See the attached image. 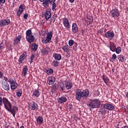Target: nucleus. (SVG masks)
Returning <instances> with one entry per match:
<instances>
[{"label":"nucleus","mask_w":128,"mask_h":128,"mask_svg":"<svg viewBox=\"0 0 128 128\" xmlns=\"http://www.w3.org/2000/svg\"><path fill=\"white\" fill-rule=\"evenodd\" d=\"M100 104V100L98 99L94 98L88 104L90 108H98Z\"/></svg>","instance_id":"1"},{"label":"nucleus","mask_w":128,"mask_h":128,"mask_svg":"<svg viewBox=\"0 0 128 128\" xmlns=\"http://www.w3.org/2000/svg\"><path fill=\"white\" fill-rule=\"evenodd\" d=\"M26 40L27 42H29L30 44L32 42H34L36 38L34 35H32V30L29 29L26 31Z\"/></svg>","instance_id":"2"},{"label":"nucleus","mask_w":128,"mask_h":128,"mask_svg":"<svg viewBox=\"0 0 128 128\" xmlns=\"http://www.w3.org/2000/svg\"><path fill=\"white\" fill-rule=\"evenodd\" d=\"M56 0H46L45 2H44V4H46V8H48V4H52V10L53 12L54 10H56Z\"/></svg>","instance_id":"3"},{"label":"nucleus","mask_w":128,"mask_h":128,"mask_svg":"<svg viewBox=\"0 0 128 128\" xmlns=\"http://www.w3.org/2000/svg\"><path fill=\"white\" fill-rule=\"evenodd\" d=\"M3 104H4L5 108L8 110L10 108H12V104L8 101V100L6 98H3Z\"/></svg>","instance_id":"4"},{"label":"nucleus","mask_w":128,"mask_h":128,"mask_svg":"<svg viewBox=\"0 0 128 128\" xmlns=\"http://www.w3.org/2000/svg\"><path fill=\"white\" fill-rule=\"evenodd\" d=\"M75 94H76V100L80 102V100H82V90L76 89L75 92Z\"/></svg>","instance_id":"5"},{"label":"nucleus","mask_w":128,"mask_h":128,"mask_svg":"<svg viewBox=\"0 0 128 128\" xmlns=\"http://www.w3.org/2000/svg\"><path fill=\"white\" fill-rule=\"evenodd\" d=\"M8 24H10V19H4L0 21V26L1 28H4V26H8Z\"/></svg>","instance_id":"6"},{"label":"nucleus","mask_w":128,"mask_h":128,"mask_svg":"<svg viewBox=\"0 0 128 128\" xmlns=\"http://www.w3.org/2000/svg\"><path fill=\"white\" fill-rule=\"evenodd\" d=\"M110 14L112 16V18H118L120 14V12H118V10L115 8L112 9L110 11Z\"/></svg>","instance_id":"7"},{"label":"nucleus","mask_w":128,"mask_h":128,"mask_svg":"<svg viewBox=\"0 0 128 128\" xmlns=\"http://www.w3.org/2000/svg\"><path fill=\"white\" fill-rule=\"evenodd\" d=\"M103 108H106V110H114L115 107L114 105L109 104L106 103L103 105Z\"/></svg>","instance_id":"8"},{"label":"nucleus","mask_w":128,"mask_h":128,"mask_svg":"<svg viewBox=\"0 0 128 128\" xmlns=\"http://www.w3.org/2000/svg\"><path fill=\"white\" fill-rule=\"evenodd\" d=\"M81 94H82V98H88V96H90V91L88 89H85L82 91H81Z\"/></svg>","instance_id":"9"},{"label":"nucleus","mask_w":128,"mask_h":128,"mask_svg":"<svg viewBox=\"0 0 128 128\" xmlns=\"http://www.w3.org/2000/svg\"><path fill=\"white\" fill-rule=\"evenodd\" d=\"M63 24L67 30H68L70 28V22L68 21V19L66 18H63Z\"/></svg>","instance_id":"10"},{"label":"nucleus","mask_w":128,"mask_h":128,"mask_svg":"<svg viewBox=\"0 0 128 128\" xmlns=\"http://www.w3.org/2000/svg\"><path fill=\"white\" fill-rule=\"evenodd\" d=\"M50 18H52V9L49 8L45 12V20L48 21Z\"/></svg>","instance_id":"11"},{"label":"nucleus","mask_w":128,"mask_h":128,"mask_svg":"<svg viewBox=\"0 0 128 128\" xmlns=\"http://www.w3.org/2000/svg\"><path fill=\"white\" fill-rule=\"evenodd\" d=\"M104 36L107 38H110L111 40H112L114 38V33L110 31H108L105 34Z\"/></svg>","instance_id":"12"},{"label":"nucleus","mask_w":128,"mask_h":128,"mask_svg":"<svg viewBox=\"0 0 128 128\" xmlns=\"http://www.w3.org/2000/svg\"><path fill=\"white\" fill-rule=\"evenodd\" d=\"M2 88L4 90H10V85L8 83V82H3L2 83Z\"/></svg>","instance_id":"13"},{"label":"nucleus","mask_w":128,"mask_h":128,"mask_svg":"<svg viewBox=\"0 0 128 128\" xmlns=\"http://www.w3.org/2000/svg\"><path fill=\"white\" fill-rule=\"evenodd\" d=\"M58 104H64V102H66L68 99L66 96H61L58 98Z\"/></svg>","instance_id":"14"},{"label":"nucleus","mask_w":128,"mask_h":128,"mask_svg":"<svg viewBox=\"0 0 128 128\" xmlns=\"http://www.w3.org/2000/svg\"><path fill=\"white\" fill-rule=\"evenodd\" d=\"M41 52L44 56V54H48L50 52V48L48 47L44 48V49L41 50Z\"/></svg>","instance_id":"15"},{"label":"nucleus","mask_w":128,"mask_h":128,"mask_svg":"<svg viewBox=\"0 0 128 128\" xmlns=\"http://www.w3.org/2000/svg\"><path fill=\"white\" fill-rule=\"evenodd\" d=\"M110 48V50H112L113 52H116V45L114 42H112L110 43V46H108Z\"/></svg>","instance_id":"16"},{"label":"nucleus","mask_w":128,"mask_h":128,"mask_svg":"<svg viewBox=\"0 0 128 128\" xmlns=\"http://www.w3.org/2000/svg\"><path fill=\"white\" fill-rule=\"evenodd\" d=\"M31 108L32 110H38V105L36 102H32L31 104Z\"/></svg>","instance_id":"17"},{"label":"nucleus","mask_w":128,"mask_h":128,"mask_svg":"<svg viewBox=\"0 0 128 128\" xmlns=\"http://www.w3.org/2000/svg\"><path fill=\"white\" fill-rule=\"evenodd\" d=\"M72 30L74 34H76L78 32V27L76 23H74L72 25Z\"/></svg>","instance_id":"18"},{"label":"nucleus","mask_w":128,"mask_h":128,"mask_svg":"<svg viewBox=\"0 0 128 128\" xmlns=\"http://www.w3.org/2000/svg\"><path fill=\"white\" fill-rule=\"evenodd\" d=\"M20 40H22L21 35H18L17 36L14 40V44L15 46H16L20 42Z\"/></svg>","instance_id":"19"},{"label":"nucleus","mask_w":128,"mask_h":128,"mask_svg":"<svg viewBox=\"0 0 128 128\" xmlns=\"http://www.w3.org/2000/svg\"><path fill=\"white\" fill-rule=\"evenodd\" d=\"M56 60H62V54L55 53L52 56Z\"/></svg>","instance_id":"20"},{"label":"nucleus","mask_w":128,"mask_h":128,"mask_svg":"<svg viewBox=\"0 0 128 128\" xmlns=\"http://www.w3.org/2000/svg\"><path fill=\"white\" fill-rule=\"evenodd\" d=\"M18 88V83H16V79L14 80L13 82L10 84V88L11 90H16Z\"/></svg>","instance_id":"21"},{"label":"nucleus","mask_w":128,"mask_h":128,"mask_svg":"<svg viewBox=\"0 0 128 128\" xmlns=\"http://www.w3.org/2000/svg\"><path fill=\"white\" fill-rule=\"evenodd\" d=\"M102 78L104 82V83L106 84L108 86V82H110V78H108V77L106 75L104 74L103 76H102Z\"/></svg>","instance_id":"22"},{"label":"nucleus","mask_w":128,"mask_h":128,"mask_svg":"<svg viewBox=\"0 0 128 128\" xmlns=\"http://www.w3.org/2000/svg\"><path fill=\"white\" fill-rule=\"evenodd\" d=\"M65 86L67 90H70L72 88V84L69 81L66 82L65 83Z\"/></svg>","instance_id":"23"},{"label":"nucleus","mask_w":128,"mask_h":128,"mask_svg":"<svg viewBox=\"0 0 128 128\" xmlns=\"http://www.w3.org/2000/svg\"><path fill=\"white\" fill-rule=\"evenodd\" d=\"M40 96L38 89H36L32 94V96H35L36 98H38Z\"/></svg>","instance_id":"24"},{"label":"nucleus","mask_w":128,"mask_h":128,"mask_svg":"<svg viewBox=\"0 0 128 128\" xmlns=\"http://www.w3.org/2000/svg\"><path fill=\"white\" fill-rule=\"evenodd\" d=\"M16 111H18V106H13L12 108H9L8 109V112H16Z\"/></svg>","instance_id":"25"},{"label":"nucleus","mask_w":128,"mask_h":128,"mask_svg":"<svg viewBox=\"0 0 128 128\" xmlns=\"http://www.w3.org/2000/svg\"><path fill=\"white\" fill-rule=\"evenodd\" d=\"M38 48V46L36 44H32L30 46V48L33 52H36Z\"/></svg>","instance_id":"26"},{"label":"nucleus","mask_w":128,"mask_h":128,"mask_svg":"<svg viewBox=\"0 0 128 128\" xmlns=\"http://www.w3.org/2000/svg\"><path fill=\"white\" fill-rule=\"evenodd\" d=\"M36 120L38 124H42L44 122V118L41 116H38Z\"/></svg>","instance_id":"27"},{"label":"nucleus","mask_w":128,"mask_h":128,"mask_svg":"<svg viewBox=\"0 0 128 128\" xmlns=\"http://www.w3.org/2000/svg\"><path fill=\"white\" fill-rule=\"evenodd\" d=\"M98 112H100V114H106L108 112V110L104 108H100Z\"/></svg>","instance_id":"28"},{"label":"nucleus","mask_w":128,"mask_h":128,"mask_svg":"<svg viewBox=\"0 0 128 128\" xmlns=\"http://www.w3.org/2000/svg\"><path fill=\"white\" fill-rule=\"evenodd\" d=\"M28 66H25L22 69V73L24 76H26V74H28Z\"/></svg>","instance_id":"29"},{"label":"nucleus","mask_w":128,"mask_h":128,"mask_svg":"<svg viewBox=\"0 0 128 128\" xmlns=\"http://www.w3.org/2000/svg\"><path fill=\"white\" fill-rule=\"evenodd\" d=\"M117 58L119 62H124V56L122 54L118 55Z\"/></svg>","instance_id":"30"},{"label":"nucleus","mask_w":128,"mask_h":128,"mask_svg":"<svg viewBox=\"0 0 128 128\" xmlns=\"http://www.w3.org/2000/svg\"><path fill=\"white\" fill-rule=\"evenodd\" d=\"M87 18L88 20V22H89V24H90L92 22L94 21V18H92V16L90 15V14H87Z\"/></svg>","instance_id":"31"},{"label":"nucleus","mask_w":128,"mask_h":128,"mask_svg":"<svg viewBox=\"0 0 128 128\" xmlns=\"http://www.w3.org/2000/svg\"><path fill=\"white\" fill-rule=\"evenodd\" d=\"M22 90L20 89L18 90L16 92V96L18 98H20V96H22Z\"/></svg>","instance_id":"32"},{"label":"nucleus","mask_w":128,"mask_h":128,"mask_svg":"<svg viewBox=\"0 0 128 128\" xmlns=\"http://www.w3.org/2000/svg\"><path fill=\"white\" fill-rule=\"evenodd\" d=\"M54 82H56V78H52L50 80H48V83L49 86L54 84Z\"/></svg>","instance_id":"33"},{"label":"nucleus","mask_w":128,"mask_h":128,"mask_svg":"<svg viewBox=\"0 0 128 128\" xmlns=\"http://www.w3.org/2000/svg\"><path fill=\"white\" fill-rule=\"evenodd\" d=\"M44 72H46L47 74H52V72H54V69L50 68L46 69Z\"/></svg>","instance_id":"34"},{"label":"nucleus","mask_w":128,"mask_h":128,"mask_svg":"<svg viewBox=\"0 0 128 128\" xmlns=\"http://www.w3.org/2000/svg\"><path fill=\"white\" fill-rule=\"evenodd\" d=\"M52 31L48 32L46 36V38L49 40H52Z\"/></svg>","instance_id":"35"},{"label":"nucleus","mask_w":128,"mask_h":128,"mask_svg":"<svg viewBox=\"0 0 128 128\" xmlns=\"http://www.w3.org/2000/svg\"><path fill=\"white\" fill-rule=\"evenodd\" d=\"M59 64H60V62L56 60H54L52 63V66H53L54 68H58Z\"/></svg>","instance_id":"36"},{"label":"nucleus","mask_w":128,"mask_h":128,"mask_svg":"<svg viewBox=\"0 0 128 128\" xmlns=\"http://www.w3.org/2000/svg\"><path fill=\"white\" fill-rule=\"evenodd\" d=\"M64 52H68V51L70 50V46L68 45H65L62 48Z\"/></svg>","instance_id":"37"},{"label":"nucleus","mask_w":128,"mask_h":128,"mask_svg":"<svg viewBox=\"0 0 128 128\" xmlns=\"http://www.w3.org/2000/svg\"><path fill=\"white\" fill-rule=\"evenodd\" d=\"M34 54H32L28 60L29 62H30V64L34 62Z\"/></svg>","instance_id":"38"},{"label":"nucleus","mask_w":128,"mask_h":128,"mask_svg":"<svg viewBox=\"0 0 128 128\" xmlns=\"http://www.w3.org/2000/svg\"><path fill=\"white\" fill-rule=\"evenodd\" d=\"M115 52L116 54H120L122 52V48L120 46L116 48Z\"/></svg>","instance_id":"39"},{"label":"nucleus","mask_w":128,"mask_h":128,"mask_svg":"<svg viewBox=\"0 0 128 128\" xmlns=\"http://www.w3.org/2000/svg\"><path fill=\"white\" fill-rule=\"evenodd\" d=\"M50 42V40H49L48 38H45L42 40V42H43V44H48Z\"/></svg>","instance_id":"40"},{"label":"nucleus","mask_w":128,"mask_h":128,"mask_svg":"<svg viewBox=\"0 0 128 128\" xmlns=\"http://www.w3.org/2000/svg\"><path fill=\"white\" fill-rule=\"evenodd\" d=\"M74 44H76V42H74V41L72 40H70L68 41V44L70 46H74Z\"/></svg>","instance_id":"41"},{"label":"nucleus","mask_w":128,"mask_h":128,"mask_svg":"<svg viewBox=\"0 0 128 128\" xmlns=\"http://www.w3.org/2000/svg\"><path fill=\"white\" fill-rule=\"evenodd\" d=\"M23 12H24V10L19 9L16 13L18 16H20L22 15V14Z\"/></svg>","instance_id":"42"},{"label":"nucleus","mask_w":128,"mask_h":128,"mask_svg":"<svg viewBox=\"0 0 128 128\" xmlns=\"http://www.w3.org/2000/svg\"><path fill=\"white\" fill-rule=\"evenodd\" d=\"M73 50H74L75 52H76V50H78V43L75 42L74 44V45L73 46Z\"/></svg>","instance_id":"43"},{"label":"nucleus","mask_w":128,"mask_h":128,"mask_svg":"<svg viewBox=\"0 0 128 128\" xmlns=\"http://www.w3.org/2000/svg\"><path fill=\"white\" fill-rule=\"evenodd\" d=\"M24 58L20 56L18 60V62H20V64H22V62H24Z\"/></svg>","instance_id":"44"},{"label":"nucleus","mask_w":128,"mask_h":128,"mask_svg":"<svg viewBox=\"0 0 128 128\" xmlns=\"http://www.w3.org/2000/svg\"><path fill=\"white\" fill-rule=\"evenodd\" d=\"M56 18H58V15H56V14H54L52 16V20H53V22H56Z\"/></svg>","instance_id":"45"},{"label":"nucleus","mask_w":128,"mask_h":128,"mask_svg":"<svg viewBox=\"0 0 128 128\" xmlns=\"http://www.w3.org/2000/svg\"><path fill=\"white\" fill-rule=\"evenodd\" d=\"M21 56L23 57L24 58H26L28 56V53L26 52H24L21 55Z\"/></svg>","instance_id":"46"},{"label":"nucleus","mask_w":128,"mask_h":128,"mask_svg":"<svg viewBox=\"0 0 128 128\" xmlns=\"http://www.w3.org/2000/svg\"><path fill=\"white\" fill-rule=\"evenodd\" d=\"M67 108L68 110H72V104H70L67 106Z\"/></svg>","instance_id":"47"},{"label":"nucleus","mask_w":128,"mask_h":128,"mask_svg":"<svg viewBox=\"0 0 128 128\" xmlns=\"http://www.w3.org/2000/svg\"><path fill=\"white\" fill-rule=\"evenodd\" d=\"M19 10H24V4H21L19 6Z\"/></svg>","instance_id":"48"},{"label":"nucleus","mask_w":128,"mask_h":128,"mask_svg":"<svg viewBox=\"0 0 128 128\" xmlns=\"http://www.w3.org/2000/svg\"><path fill=\"white\" fill-rule=\"evenodd\" d=\"M4 48V42H2L0 44V50H2Z\"/></svg>","instance_id":"49"},{"label":"nucleus","mask_w":128,"mask_h":128,"mask_svg":"<svg viewBox=\"0 0 128 128\" xmlns=\"http://www.w3.org/2000/svg\"><path fill=\"white\" fill-rule=\"evenodd\" d=\"M40 0V2H42V4L44 5V8H46V5L44 4V2H46V0Z\"/></svg>","instance_id":"50"},{"label":"nucleus","mask_w":128,"mask_h":128,"mask_svg":"<svg viewBox=\"0 0 128 128\" xmlns=\"http://www.w3.org/2000/svg\"><path fill=\"white\" fill-rule=\"evenodd\" d=\"M28 13H26L24 15V18L25 20H28Z\"/></svg>","instance_id":"51"},{"label":"nucleus","mask_w":128,"mask_h":128,"mask_svg":"<svg viewBox=\"0 0 128 128\" xmlns=\"http://www.w3.org/2000/svg\"><path fill=\"white\" fill-rule=\"evenodd\" d=\"M112 59V60H116V54H113Z\"/></svg>","instance_id":"52"},{"label":"nucleus","mask_w":128,"mask_h":128,"mask_svg":"<svg viewBox=\"0 0 128 128\" xmlns=\"http://www.w3.org/2000/svg\"><path fill=\"white\" fill-rule=\"evenodd\" d=\"M3 100L4 98L2 99V97H0V106H2V102H4L2 101Z\"/></svg>","instance_id":"53"},{"label":"nucleus","mask_w":128,"mask_h":128,"mask_svg":"<svg viewBox=\"0 0 128 128\" xmlns=\"http://www.w3.org/2000/svg\"><path fill=\"white\" fill-rule=\"evenodd\" d=\"M15 80H16L15 78H11L8 80V82L11 84Z\"/></svg>","instance_id":"54"},{"label":"nucleus","mask_w":128,"mask_h":128,"mask_svg":"<svg viewBox=\"0 0 128 128\" xmlns=\"http://www.w3.org/2000/svg\"><path fill=\"white\" fill-rule=\"evenodd\" d=\"M60 88H61L62 90H64V84H61Z\"/></svg>","instance_id":"55"},{"label":"nucleus","mask_w":128,"mask_h":128,"mask_svg":"<svg viewBox=\"0 0 128 128\" xmlns=\"http://www.w3.org/2000/svg\"><path fill=\"white\" fill-rule=\"evenodd\" d=\"M6 2V0H0V4H4Z\"/></svg>","instance_id":"56"},{"label":"nucleus","mask_w":128,"mask_h":128,"mask_svg":"<svg viewBox=\"0 0 128 128\" xmlns=\"http://www.w3.org/2000/svg\"><path fill=\"white\" fill-rule=\"evenodd\" d=\"M2 76H4V73L0 71V78H2Z\"/></svg>","instance_id":"57"},{"label":"nucleus","mask_w":128,"mask_h":128,"mask_svg":"<svg viewBox=\"0 0 128 128\" xmlns=\"http://www.w3.org/2000/svg\"><path fill=\"white\" fill-rule=\"evenodd\" d=\"M55 40H56V44H58V38L56 37V38H55Z\"/></svg>","instance_id":"58"},{"label":"nucleus","mask_w":128,"mask_h":128,"mask_svg":"<svg viewBox=\"0 0 128 128\" xmlns=\"http://www.w3.org/2000/svg\"><path fill=\"white\" fill-rule=\"evenodd\" d=\"M16 112H11V114H12V116H13L14 118H16Z\"/></svg>","instance_id":"59"},{"label":"nucleus","mask_w":128,"mask_h":128,"mask_svg":"<svg viewBox=\"0 0 128 128\" xmlns=\"http://www.w3.org/2000/svg\"><path fill=\"white\" fill-rule=\"evenodd\" d=\"M84 32H85L84 29H82L81 32H82V34H84Z\"/></svg>","instance_id":"60"},{"label":"nucleus","mask_w":128,"mask_h":128,"mask_svg":"<svg viewBox=\"0 0 128 128\" xmlns=\"http://www.w3.org/2000/svg\"><path fill=\"white\" fill-rule=\"evenodd\" d=\"M4 81L3 82H8V78L6 77H4Z\"/></svg>","instance_id":"61"},{"label":"nucleus","mask_w":128,"mask_h":128,"mask_svg":"<svg viewBox=\"0 0 128 128\" xmlns=\"http://www.w3.org/2000/svg\"><path fill=\"white\" fill-rule=\"evenodd\" d=\"M126 98H128V92H126Z\"/></svg>","instance_id":"62"},{"label":"nucleus","mask_w":128,"mask_h":128,"mask_svg":"<svg viewBox=\"0 0 128 128\" xmlns=\"http://www.w3.org/2000/svg\"><path fill=\"white\" fill-rule=\"evenodd\" d=\"M70 0V2H72V3L74 2V0Z\"/></svg>","instance_id":"63"},{"label":"nucleus","mask_w":128,"mask_h":128,"mask_svg":"<svg viewBox=\"0 0 128 128\" xmlns=\"http://www.w3.org/2000/svg\"><path fill=\"white\" fill-rule=\"evenodd\" d=\"M123 128H128V126H125Z\"/></svg>","instance_id":"64"}]
</instances>
